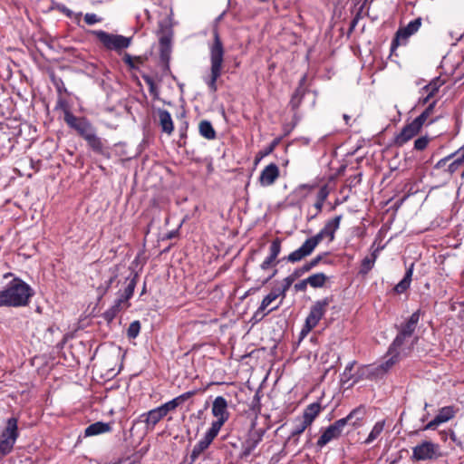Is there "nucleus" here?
<instances>
[{"label": "nucleus", "mask_w": 464, "mask_h": 464, "mask_svg": "<svg viewBox=\"0 0 464 464\" xmlns=\"http://www.w3.org/2000/svg\"><path fill=\"white\" fill-rule=\"evenodd\" d=\"M167 412L162 405L154 408L139 416L137 422H143L146 425V430H152L154 427L165 417Z\"/></svg>", "instance_id": "nucleus-18"}, {"label": "nucleus", "mask_w": 464, "mask_h": 464, "mask_svg": "<svg viewBox=\"0 0 464 464\" xmlns=\"http://www.w3.org/2000/svg\"><path fill=\"white\" fill-rule=\"evenodd\" d=\"M442 456L440 446L429 440H424L412 448L411 459L415 461L435 460Z\"/></svg>", "instance_id": "nucleus-8"}, {"label": "nucleus", "mask_w": 464, "mask_h": 464, "mask_svg": "<svg viewBox=\"0 0 464 464\" xmlns=\"http://www.w3.org/2000/svg\"><path fill=\"white\" fill-rule=\"evenodd\" d=\"M355 364H356L355 361L350 362L346 365L343 372L341 374V382L343 384L347 383L349 381H353L352 383L348 387H352L353 385L355 384V382H354L355 372L353 373V367Z\"/></svg>", "instance_id": "nucleus-36"}, {"label": "nucleus", "mask_w": 464, "mask_h": 464, "mask_svg": "<svg viewBox=\"0 0 464 464\" xmlns=\"http://www.w3.org/2000/svg\"><path fill=\"white\" fill-rule=\"evenodd\" d=\"M122 60L130 69L137 68V66L134 63V60L141 63V58L140 56L132 57L130 54H129L127 53H124Z\"/></svg>", "instance_id": "nucleus-53"}, {"label": "nucleus", "mask_w": 464, "mask_h": 464, "mask_svg": "<svg viewBox=\"0 0 464 464\" xmlns=\"http://www.w3.org/2000/svg\"><path fill=\"white\" fill-rule=\"evenodd\" d=\"M327 280V276L324 273H316L306 278L308 284L314 288L323 287Z\"/></svg>", "instance_id": "nucleus-38"}, {"label": "nucleus", "mask_w": 464, "mask_h": 464, "mask_svg": "<svg viewBox=\"0 0 464 464\" xmlns=\"http://www.w3.org/2000/svg\"><path fill=\"white\" fill-rule=\"evenodd\" d=\"M228 404L223 396H218L212 403L211 412L217 419L214 420L218 424L224 425L229 419V411L227 410Z\"/></svg>", "instance_id": "nucleus-20"}, {"label": "nucleus", "mask_w": 464, "mask_h": 464, "mask_svg": "<svg viewBox=\"0 0 464 464\" xmlns=\"http://www.w3.org/2000/svg\"><path fill=\"white\" fill-rule=\"evenodd\" d=\"M321 260H322V256L319 255V256H315L314 258H313L311 261L307 262L306 265L308 266L310 270H312L314 267H315L320 263Z\"/></svg>", "instance_id": "nucleus-61"}, {"label": "nucleus", "mask_w": 464, "mask_h": 464, "mask_svg": "<svg viewBox=\"0 0 464 464\" xmlns=\"http://www.w3.org/2000/svg\"><path fill=\"white\" fill-rule=\"evenodd\" d=\"M464 164V160L462 159H460L459 157L457 158L456 160H454L449 166H448V169H447V171L450 173V174H454L456 171H458V169Z\"/></svg>", "instance_id": "nucleus-51"}, {"label": "nucleus", "mask_w": 464, "mask_h": 464, "mask_svg": "<svg viewBox=\"0 0 464 464\" xmlns=\"http://www.w3.org/2000/svg\"><path fill=\"white\" fill-rule=\"evenodd\" d=\"M373 258H370L369 256H365L361 263L360 274L362 276L367 275L374 266Z\"/></svg>", "instance_id": "nucleus-47"}, {"label": "nucleus", "mask_w": 464, "mask_h": 464, "mask_svg": "<svg viewBox=\"0 0 464 464\" xmlns=\"http://www.w3.org/2000/svg\"><path fill=\"white\" fill-rule=\"evenodd\" d=\"M222 426V424H218V422L213 421L211 423L210 428L207 430L202 440H204L207 443L210 445L214 439L218 436Z\"/></svg>", "instance_id": "nucleus-40"}, {"label": "nucleus", "mask_w": 464, "mask_h": 464, "mask_svg": "<svg viewBox=\"0 0 464 464\" xmlns=\"http://www.w3.org/2000/svg\"><path fill=\"white\" fill-rule=\"evenodd\" d=\"M400 350L401 349H397L393 353H390V349L388 350V354L390 355V358L386 360L384 362L379 364L380 366H382V368H383L384 373H386L387 371L398 362L400 356Z\"/></svg>", "instance_id": "nucleus-41"}, {"label": "nucleus", "mask_w": 464, "mask_h": 464, "mask_svg": "<svg viewBox=\"0 0 464 464\" xmlns=\"http://www.w3.org/2000/svg\"><path fill=\"white\" fill-rule=\"evenodd\" d=\"M56 109H61L63 111V113H64L63 119L64 120L66 118V111L71 112V111L69 110L67 102L63 98L58 99L57 103H56Z\"/></svg>", "instance_id": "nucleus-56"}, {"label": "nucleus", "mask_w": 464, "mask_h": 464, "mask_svg": "<svg viewBox=\"0 0 464 464\" xmlns=\"http://www.w3.org/2000/svg\"><path fill=\"white\" fill-rule=\"evenodd\" d=\"M364 415V407L362 405L356 407L346 417L339 419L328 426L319 437L316 445L323 448L330 441L339 439L347 424H351L354 428L360 427Z\"/></svg>", "instance_id": "nucleus-1"}, {"label": "nucleus", "mask_w": 464, "mask_h": 464, "mask_svg": "<svg viewBox=\"0 0 464 464\" xmlns=\"http://www.w3.org/2000/svg\"><path fill=\"white\" fill-rule=\"evenodd\" d=\"M64 121L71 129L75 130L84 140L96 132L95 128L89 120L84 117H76L72 112L66 111V118Z\"/></svg>", "instance_id": "nucleus-11"}, {"label": "nucleus", "mask_w": 464, "mask_h": 464, "mask_svg": "<svg viewBox=\"0 0 464 464\" xmlns=\"http://www.w3.org/2000/svg\"><path fill=\"white\" fill-rule=\"evenodd\" d=\"M310 271V268L308 267V266L306 265V263L304 265H303L301 267H298V268H295L294 270V272L292 273V276L295 278V279H298L299 277H301L303 275H304L305 273L309 272Z\"/></svg>", "instance_id": "nucleus-55"}, {"label": "nucleus", "mask_w": 464, "mask_h": 464, "mask_svg": "<svg viewBox=\"0 0 464 464\" xmlns=\"http://www.w3.org/2000/svg\"><path fill=\"white\" fill-rule=\"evenodd\" d=\"M64 121L71 129L75 130L84 140L96 132L95 128L89 120L84 117H76L72 112L66 111V118Z\"/></svg>", "instance_id": "nucleus-10"}, {"label": "nucleus", "mask_w": 464, "mask_h": 464, "mask_svg": "<svg viewBox=\"0 0 464 464\" xmlns=\"http://www.w3.org/2000/svg\"><path fill=\"white\" fill-rule=\"evenodd\" d=\"M85 141L93 152L104 156L107 159L111 157L109 149L106 146V140L97 136L96 132Z\"/></svg>", "instance_id": "nucleus-25"}, {"label": "nucleus", "mask_w": 464, "mask_h": 464, "mask_svg": "<svg viewBox=\"0 0 464 464\" xmlns=\"http://www.w3.org/2000/svg\"><path fill=\"white\" fill-rule=\"evenodd\" d=\"M333 302L332 296L324 297L321 300L316 301L310 309V312L305 319L308 322L310 328H314L320 320L326 313L328 305Z\"/></svg>", "instance_id": "nucleus-13"}, {"label": "nucleus", "mask_w": 464, "mask_h": 464, "mask_svg": "<svg viewBox=\"0 0 464 464\" xmlns=\"http://www.w3.org/2000/svg\"><path fill=\"white\" fill-rule=\"evenodd\" d=\"M276 299V295H274V294H271L269 293L267 295H266L262 302H261V305H262V309H266L268 307V305Z\"/></svg>", "instance_id": "nucleus-57"}, {"label": "nucleus", "mask_w": 464, "mask_h": 464, "mask_svg": "<svg viewBox=\"0 0 464 464\" xmlns=\"http://www.w3.org/2000/svg\"><path fill=\"white\" fill-rule=\"evenodd\" d=\"M84 21L87 24L92 25L102 21V18L92 13H87L84 15Z\"/></svg>", "instance_id": "nucleus-54"}, {"label": "nucleus", "mask_w": 464, "mask_h": 464, "mask_svg": "<svg viewBox=\"0 0 464 464\" xmlns=\"http://www.w3.org/2000/svg\"><path fill=\"white\" fill-rule=\"evenodd\" d=\"M209 447L204 440H200L193 448L189 457L188 464H194L199 456Z\"/></svg>", "instance_id": "nucleus-33"}, {"label": "nucleus", "mask_w": 464, "mask_h": 464, "mask_svg": "<svg viewBox=\"0 0 464 464\" xmlns=\"http://www.w3.org/2000/svg\"><path fill=\"white\" fill-rule=\"evenodd\" d=\"M198 130L200 135L207 140H214L216 138V130L208 121H201L198 125Z\"/></svg>", "instance_id": "nucleus-34"}, {"label": "nucleus", "mask_w": 464, "mask_h": 464, "mask_svg": "<svg viewBox=\"0 0 464 464\" xmlns=\"http://www.w3.org/2000/svg\"><path fill=\"white\" fill-rule=\"evenodd\" d=\"M121 267L119 266H113L104 271L102 276V282L97 287V294L99 298H102L106 295L109 289L112 286L113 283L120 275Z\"/></svg>", "instance_id": "nucleus-21"}, {"label": "nucleus", "mask_w": 464, "mask_h": 464, "mask_svg": "<svg viewBox=\"0 0 464 464\" xmlns=\"http://www.w3.org/2000/svg\"><path fill=\"white\" fill-rule=\"evenodd\" d=\"M295 280L296 279L292 276V274L283 279L281 285L282 299L285 297L286 292L289 290Z\"/></svg>", "instance_id": "nucleus-50"}, {"label": "nucleus", "mask_w": 464, "mask_h": 464, "mask_svg": "<svg viewBox=\"0 0 464 464\" xmlns=\"http://www.w3.org/2000/svg\"><path fill=\"white\" fill-rule=\"evenodd\" d=\"M413 264L407 268L403 278L394 286L393 290L397 294H402L407 291L411 286V282L413 274Z\"/></svg>", "instance_id": "nucleus-29"}, {"label": "nucleus", "mask_w": 464, "mask_h": 464, "mask_svg": "<svg viewBox=\"0 0 464 464\" xmlns=\"http://www.w3.org/2000/svg\"><path fill=\"white\" fill-rule=\"evenodd\" d=\"M372 365H362L355 372L354 382L357 383L362 380H372Z\"/></svg>", "instance_id": "nucleus-37"}, {"label": "nucleus", "mask_w": 464, "mask_h": 464, "mask_svg": "<svg viewBox=\"0 0 464 464\" xmlns=\"http://www.w3.org/2000/svg\"><path fill=\"white\" fill-rule=\"evenodd\" d=\"M328 195H329V190H328L327 186L321 187L316 195V201L314 204V208H315V213L309 218V220L315 218L318 216V214L322 211L324 203L326 200Z\"/></svg>", "instance_id": "nucleus-30"}, {"label": "nucleus", "mask_w": 464, "mask_h": 464, "mask_svg": "<svg viewBox=\"0 0 464 464\" xmlns=\"http://www.w3.org/2000/svg\"><path fill=\"white\" fill-rule=\"evenodd\" d=\"M139 275L132 269H128V275L125 276L123 291L118 292V297L115 299L113 304L103 313V318L108 322L113 321L117 314L124 309H127L130 304L129 300L132 297L134 289L137 285Z\"/></svg>", "instance_id": "nucleus-2"}, {"label": "nucleus", "mask_w": 464, "mask_h": 464, "mask_svg": "<svg viewBox=\"0 0 464 464\" xmlns=\"http://www.w3.org/2000/svg\"><path fill=\"white\" fill-rule=\"evenodd\" d=\"M313 329L314 328H310V326H308V322L305 321L304 325L303 326L301 333H300L301 338H304V336H306L310 333V331H312Z\"/></svg>", "instance_id": "nucleus-62"}, {"label": "nucleus", "mask_w": 464, "mask_h": 464, "mask_svg": "<svg viewBox=\"0 0 464 464\" xmlns=\"http://www.w3.org/2000/svg\"><path fill=\"white\" fill-rule=\"evenodd\" d=\"M343 218L342 215H338L332 219L326 221L324 227L313 237L317 245L324 238H328L329 242L334 239V234L340 227V223Z\"/></svg>", "instance_id": "nucleus-17"}, {"label": "nucleus", "mask_w": 464, "mask_h": 464, "mask_svg": "<svg viewBox=\"0 0 464 464\" xmlns=\"http://www.w3.org/2000/svg\"><path fill=\"white\" fill-rule=\"evenodd\" d=\"M140 331V321H138V320L133 321L132 323H130V324L129 325V328L127 330L128 338H130V339L136 338L139 335Z\"/></svg>", "instance_id": "nucleus-48"}, {"label": "nucleus", "mask_w": 464, "mask_h": 464, "mask_svg": "<svg viewBox=\"0 0 464 464\" xmlns=\"http://www.w3.org/2000/svg\"><path fill=\"white\" fill-rule=\"evenodd\" d=\"M278 307H279V305H276V306L269 309L267 312H265L266 309H262V305L260 304V306L257 308V310L254 313L251 321H253L254 323H258L261 320H263L266 315H267L269 313L276 310Z\"/></svg>", "instance_id": "nucleus-46"}, {"label": "nucleus", "mask_w": 464, "mask_h": 464, "mask_svg": "<svg viewBox=\"0 0 464 464\" xmlns=\"http://www.w3.org/2000/svg\"><path fill=\"white\" fill-rule=\"evenodd\" d=\"M145 83L149 87V92L150 95L153 96V98L158 99L159 98V88L157 87L154 79L150 75H143L142 76Z\"/></svg>", "instance_id": "nucleus-44"}, {"label": "nucleus", "mask_w": 464, "mask_h": 464, "mask_svg": "<svg viewBox=\"0 0 464 464\" xmlns=\"http://www.w3.org/2000/svg\"><path fill=\"white\" fill-rule=\"evenodd\" d=\"M111 430V425L108 422L96 421L89 425L85 430L84 435L86 437L96 436L103 433L110 432Z\"/></svg>", "instance_id": "nucleus-28"}, {"label": "nucleus", "mask_w": 464, "mask_h": 464, "mask_svg": "<svg viewBox=\"0 0 464 464\" xmlns=\"http://www.w3.org/2000/svg\"><path fill=\"white\" fill-rule=\"evenodd\" d=\"M64 121L71 129L75 130L84 140L96 132L95 128L89 120L84 117H76L72 112L66 111V118Z\"/></svg>", "instance_id": "nucleus-9"}, {"label": "nucleus", "mask_w": 464, "mask_h": 464, "mask_svg": "<svg viewBox=\"0 0 464 464\" xmlns=\"http://www.w3.org/2000/svg\"><path fill=\"white\" fill-rule=\"evenodd\" d=\"M276 145V141H274L267 149H266L265 151L260 152V158L265 157V156L268 155L269 153H271L274 150Z\"/></svg>", "instance_id": "nucleus-63"}, {"label": "nucleus", "mask_w": 464, "mask_h": 464, "mask_svg": "<svg viewBox=\"0 0 464 464\" xmlns=\"http://www.w3.org/2000/svg\"><path fill=\"white\" fill-rule=\"evenodd\" d=\"M304 94V92L301 88L296 89L290 101V105L292 106L293 110H295L299 107Z\"/></svg>", "instance_id": "nucleus-49"}, {"label": "nucleus", "mask_w": 464, "mask_h": 464, "mask_svg": "<svg viewBox=\"0 0 464 464\" xmlns=\"http://www.w3.org/2000/svg\"><path fill=\"white\" fill-rule=\"evenodd\" d=\"M421 97L419 98L417 105L423 106L431 102L432 96H430L429 93H421Z\"/></svg>", "instance_id": "nucleus-59"}, {"label": "nucleus", "mask_w": 464, "mask_h": 464, "mask_svg": "<svg viewBox=\"0 0 464 464\" xmlns=\"http://www.w3.org/2000/svg\"><path fill=\"white\" fill-rule=\"evenodd\" d=\"M279 177V168L276 163H270L260 173L259 183L263 187L273 185Z\"/></svg>", "instance_id": "nucleus-24"}, {"label": "nucleus", "mask_w": 464, "mask_h": 464, "mask_svg": "<svg viewBox=\"0 0 464 464\" xmlns=\"http://www.w3.org/2000/svg\"><path fill=\"white\" fill-rule=\"evenodd\" d=\"M423 124L416 118L410 123L406 124L394 139V143L401 147L413 137H415L421 130Z\"/></svg>", "instance_id": "nucleus-14"}, {"label": "nucleus", "mask_w": 464, "mask_h": 464, "mask_svg": "<svg viewBox=\"0 0 464 464\" xmlns=\"http://www.w3.org/2000/svg\"><path fill=\"white\" fill-rule=\"evenodd\" d=\"M384 420L377 421L374 426L372 427L371 432L369 433L367 439L364 440L365 444H371L372 441H374L382 432L384 428Z\"/></svg>", "instance_id": "nucleus-39"}, {"label": "nucleus", "mask_w": 464, "mask_h": 464, "mask_svg": "<svg viewBox=\"0 0 464 464\" xmlns=\"http://www.w3.org/2000/svg\"><path fill=\"white\" fill-rule=\"evenodd\" d=\"M421 311H415L409 319L398 328L399 332L393 342L390 345V353H393L397 349H401L407 338H410L416 330L419 324Z\"/></svg>", "instance_id": "nucleus-6"}, {"label": "nucleus", "mask_w": 464, "mask_h": 464, "mask_svg": "<svg viewBox=\"0 0 464 464\" xmlns=\"http://www.w3.org/2000/svg\"><path fill=\"white\" fill-rule=\"evenodd\" d=\"M157 114L162 131L171 134L174 130V124L170 113L165 109H158Z\"/></svg>", "instance_id": "nucleus-27"}, {"label": "nucleus", "mask_w": 464, "mask_h": 464, "mask_svg": "<svg viewBox=\"0 0 464 464\" xmlns=\"http://www.w3.org/2000/svg\"><path fill=\"white\" fill-rule=\"evenodd\" d=\"M282 239L279 237L275 238L269 246V254L265 260L260 264V270L263 272L270 270L272 267L276 266L280 262L277 257L281 252Z\"/></svg>", "instance_id": "nucleus-19"}, {"label": "nucleus", "mask_w": 464, "mask_h": 464, "mask_svg": "<svg viewBox=\"0 0 464 464\" xmlns=\"http://www.w3.org/2000/svg\"><path fill=\"white\" fill-rule=\"evenodd\" d=\"M271 269H272V272L266 277H264V278L258 277V278H256V281L257 283H259V285L257 287L249 289L248 292L258 291L262 286L266 285L270 280H272V278H274L276 276L278 270L276 268V266L272 267Z\"/></svg>", "instance_id": "nucleus-45"}, {"label": "nucleus", "mask_w": 464, "mask_h": 464, "mask_svg": "<svg viewBox=\"0 0 464 464\" xmlns=\"http://www.w3.org/2000/svg\"><path fill=\"white\" fill-rule=\"evenodd\" d=\"M321 411V405L318 402H314L309 404L304 413L303 416L300 417L302 420H305L306 423L311 425L314 419L318 416Z\"/></svg>", "instance_id": "nucleus-31"}, {"label": "nucleus", "mask_w": 464, "mask_h": 464, "mask_svg": "<svg viewBox=\"0 0 464 464\" xmlns=\"http://www.w3.org/2000/svg\"><path fill=\"white\" fill-rule=\"evenodd\" d=\"M92 34L103 44L107 50L121 52L127 49L131 44V37L113 34L102 30L92 31Z\"/></svg>", "instance_id": "nucleus-7"}, {"label": "nucleus", "mask_w": 464, "mask_h": 464, "mask_svg": "<svg viewBox=\"0 0 464 464\" xmlns=\"http://www.w3.org/2000/svg\"><path fill=\"white\" fill-rule=\"evenodd\" d=\"M8 307H21L29 304L34 295L33 288L22 279L15 277L3 289Z\"/></svg>", "instance_id": "nucleus-3"}, {"label": "nucleus", "mask_w": 464, "mask_h": 464, "mask_svg": "<svg viewBox=\"0 0 464 464\" xmlns=\"http://www.w3.org/2000/svg\"><path fill=\"white\" fill-rule=\"evenodd\" d=\"M2 306H8L6 296L4 293V290L0 291V307Z\"/></svg>", "instance_id": "nucleus-64"}, {"label": "nucleus", "mask_w": 464, "mask_h": 464, "mask_svg": "<svg viewBox=\"0 0 464 464\" xmlns=\"http://www.w3.org/2000/svg\"><path fill=\"white\" fill-rule=\"evenodd\" d=\"M307 285H309V284H308V282L306 281V278H305V279H304V280H302V281H300V282H298V283H296L295 285V290L296 292H304L306 290V288H307Z\"/></svg>", "instance_id": "nucleus-60"}, {"label": "nucleus", "mask_w": 464, "mask_h": 464, "mask_svg": "<svg viewBox=\"0 0 464 464\" xmlns=\"http://www.w3.org/2000/svg\"><path fill=\"white\" fill-rule=\"evenodd\" d=\"M19 437L18 420L11 417L6 420L5 426L0 433V454L5 456L9 454Z\"/></svg>", "instance_id": "nucleus-5"}, {"label": "nucleus", "mask_w": 464, "mask_h": 464, "mask_svg": "<svg viewBox=\"0 0 464 464\" xmlns=\"http://www.w3.org/2000/svg\"><path fill=\"white\" fill-rule=\"evenodd\" d=\"M317 246V243L313 239V237L307 238L303 245L297 248L296 250L290 253L288 256L282 258V260L287 261L289 263H297L306 256H310L315 247Z\"/></svg>", "instance_id": "nucleus-15"}, {"label": "nucleus", "mask_w": 464, "mask_h": 464, "mask_svg": "<svg viewBox=\"0 0 464 464\" xmlns=\"http://www.w3.org/2000/svg\"><path fill=\"white\" fill-rule=\"evenodd\" d=\"M429 144V138L427 136H422L415 140L414 141V149L416 150H423L427 148Z\"/></svg>", "instance_id": "nucleus-52"}, {"label": "nucleus", "mask_w": 464, "mask_h": 464, "mask_svg": "<svg viewBox=\"0 0 464 464\" xmlns=\"http://www.w3.org/2000/svg\"><path fill=\"white\" fill-rule=\"evenodd\" d=\"M198 393V390H192L188 391L187 392H184L176 398L165 402L162 404V407L166 411L167 413L175 411L179 406L183 405L187 401L191 399L193 396H195Z\"/></svg>", "instance_id": "nucleus-26"}, {"label": "nucleus", "mask_w": 464, "mask_h": 464, "mask_svg": "<svg viewBox=\"0 0 464 464\" xmlns=\"http://www.w3.org/2000/svg\"><path fill=\"white\" fill-rule=\"evenodd\" d=\"M443 84V82L440 80V77H437L435 79H433L432 81H430L427 85H425L424 87H422L420 89V92L421 93H429L430 96H432L434 97L440 88L442 86Z\"/></svg>", "instance_id": "nucleus-35"}, {"label": "nucleus", "mask_w": 464, "mask_h": 464, "mask_svg": "<svg viewBox=\"0 0 464 464\" xmlns=\"http://www.w3.org/2000/svg\"><path fill=\"white\" fill-rule=\"evenodd\" d=\"M64 121L71 129L75 130L84 140L96 132L95 128L89 120L84 117H76L72 112L66 111V118Z\"/></svg>", "instance_id": "nucleus-12"}, {"label": "nucleus", "mask_w": 464, "mask_h": 464, "mask_svg": "<svg viewBox=\"0 0 464 464\" xmlns=\"http://www.w3.org/2000/svg\"><path fill=\"white\" fill-rule=\"evenodd\" d=\"M436 104L437 100H432L431 102L428 104L427 108L416 119L424 125L428 118L433 113Z\"/></svg>", "instance_id": "nucleus-43"}, {"label": "nucleus", "mask_w": 464, "mask_h": 464, "mask_svg": "<svg viewBox=\"0 0 464 464\" xmlns=\"http://www.w3.org/2000/svg\"><path fill=\"white\" fill-rule=\"evenodd\" d=\"M54 9L56 11H58L59 13L64 14L65 16H67L70 19H73V20L79 21L81 16H82V13L76 14L73 11H72L71 9H69L63 4H56L55 6H54Z\"/></svg>", "instance_id": "nucleus-42"}, {"label": "nucleus", "mask_w": 464, "mask_h": 464, "mask_svg": "<svg viewBox=\"0 0 464 464\" xmlns=\"http://www.w3.org/2000/svg\"><path fill=\"white\" fill-rule=\"evenodd\" d=\"M455 416V411L452 406H446L440 410L436 417L426 424L423 430H435L440 424L447 422Z\"/></svg>", "instance_id": "nucleus-23"}, {"label": "nucleus", "mask_w": 464, "mask_h": 464, "mask_svg": "<svg viewBox=\"0 0 464 464\" xmlns=\"http://www.w3.org/2000/svg\"><path fill=\"white\" fill-rule=\"evenodd\" d=\"M421 25V18H416L411 21L406 26L400 28L392 42V49L396 48L401 44H405L407 39L415 34Z\"/></svg>", "instance_id": "nucleus-16"}, {"label": "nucleus", "mask_w": 464, "mask_h": 464, "mask_svg": "<svg viewBox=\"0 0 464 464\" xmlns=\"http://www.w3.org/2000/svg\"><path fill=\"white\" fill-rule=\"evenodd\" d=\"M310 425L305 422V420L301 418H297L295 420V427L291 431V434L288 438L289 441H293L295 445L298 443V437L306 430Z\"/></svg>", "instance_id": "nucleus-32"}, {"label": "nucleus", "mask_w": 464, "mask_h": 464, "mask_svg": "<svg viewBox=\"0 0 464 464\" xmlns=\"http://www.w3.org/2000/svg\"><path fill=\"white\" fill-rule=\"evenodd\" d=\"M265 430L262 429L252 430L248 439L242 444L241 458L248 457L262 441Z\"/></svg>", "instance_id": "nucleus-22"}, {"label": "nucleus", "mask_w": 464, "mask_h": 464, "mask_svg": "<svg viewBox=\"0 0 464 464\" xmlns=\"http://www.w3.org/2000/svg\"><path fill=\"white\" fill-rule=\"evenodd\" d=\"M223 61V44L218 32H215L214 43L210 47V76L205 80L207 85L212 92H216L218 90L217 81L222 74Z\"/></svg>", "instance_id": "nucleus-4"}, {"label": "nucleus", "mask_w": 464, "mask_h": 464, "mask_svg": "<svg viewBox=\"0 0 464 464\" xmlns=\"http://www.w3.org/2000/svg\"><path fill=\"white\" fill-rule=\"evenodd\" d=\"M371 372L372 373V380L384 374L383 368L380 365H372Z\"/></svg>", "instance_id": "nucleus-58"}]
</instances>
